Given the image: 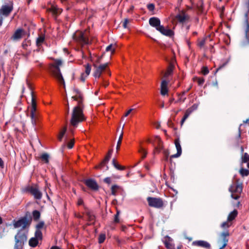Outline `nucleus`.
<instances>
[{
  "mask_svg": "<svg viewBox=\"0 0 249 249\" xmlns=\"http://www.w3.org/2000/svg\"><path fill=\"white\" fill-rule=\"evenodd\" d=\"M35 235V237L38 240H41L42 239V233L40 230H36Z\"/></svg>",
  "mask_w": 249,
  "mask_h": 249,
  "instance_id": "nucleus-41",
  "label": "nucleus"
},
{
  "mask_svg": "<svg viewBox=\"0 0 249 249\" xmlns=\"http://www.w3.org/2000/svg\"><path fill=\"white\" fill-rule=\"evenodd\" d=\"M31 94L32 96V104L31 108L30 110V117L31 119V122L34 126H35L38 119V114L36 112V98L34 95V92L32 90L31 91Z\"/></svg>",
  "mask_w": 249,
  "mask_h": 249,
  "instance_id": "nucleus-4",
  "label": "nucleus"
},
{
  "mask_svg": "<svg viewBox=\"0 0 249 249\" xmlns=\"http://www.w3.org/2000/svg\"><path fill=\"white\" fill-rule=\"evenodd\" d=\"M15 244L14 246V249H22L24 243L18 241V240L15 239Z\"/></svg>",
  "mask_w": 249,
  "mask_h": 249,
  "instance_id": "nucleus-36",
  "label": "nucleus"
},
{
  "mask_svg": "<svg viewBox=\"0 0 249 249\" xmlns=\"http://www.w3.org/2000/svg\"><path fill=\"white\" fill-rule=\"evenodd\" d=\"M15 239L18 240L24 243L27 240V232L25 233L21 231H19L15 236Z\"/></svg>",
  "mask_w": 249,
  "mask_h": 249,
  "instance_id": "nucleus-15",
  "label": "nucleus"
},
{
  "mask_svg": "<svg viewBox=\"0 0 249 249\" xmlns=\"http://www.w3.org/2000/svg\"><path fill=\"white\" fill-rule=\"evenodd\" d=\"M147 7L149 11H153L155 9V5L153 3H150L147 5Z\"/></svg>",
  "mask_w": 249,
  "mask_h": 249,
  "instance_id": "nucleus-54",
  "label": "nucleus"
},
{
  "mask_svg": "<svg viewBox=\"0 0 249 249\" xmlns=\"http://www.w3.org/2000/svg\"><path fill=\"white\" fill-rule=\"evenodd\" d=\"M119 188V186L117 185H113L111 188V194L115 196L116 194V190Z\"/></svg>",
  "mask_w": 249,
  "mask_h": 249,
  "instance_id": "nucleus-46",
  "label": "nucleus"
},
{
  "mask_svg": "<svg viewBox=\"0 0 249 249\" xmlns=\"http://www.w3.org/2000/svg\"><path fill=\"white\" fill-rule=\"evenodd\" d=\"M104 182L107 184H109L111 183V178L109 177L106 178L104 179Z\"/></svg>",
  "mask_w": 249,
  "mask_h": 249,
  "instance_id": "nucleus-56",
  "label": "nucleus"
},
{
  "mask_svg": "<svg viewBox=\"0 0 249 249\" xmlns=\"http://www.w3.org/2000/svg\"><path fill=\"white\" fill-rule=\"evenodd\" d=\"M67 130V127L66 125L63 127V129L60 131L59 135L58 137V139L59 141H62V138H63L64 135H65Z\"/></svg>",
  "mask_w": 249,
  "mask_h": 249,
  "instance_id": "nucleus-38",
  "label": "nucleus"
},
{
  "mask_svg": "<svg viewBox=\"0 0 249 249\" xmlns=\"http://www.w3.org/2000/svg\"><path fill=\"white\" fill-rule=\"evenodd\" d=\"M13 9V4L10 5H2L0 9V14L5 17H8Z\"/></svg>",
  "mask_w": 249,
  "mask_h": 249,
  "instance_id": "nucleus-14",
  "label": "nucleus"
},
{
  "mask_svg": "<svg viewBox=\"0 0 249 249\" xmlns=\"http://www.w3.org/2000/svg\"><path fill=\"white\" fill-rule=\"evenodd\" d=\"M230 234L229 231L222 232L220 235V238L218 239L217 242L219 244H221L224 247H226L229 239L228 237L229 236Z\"/></svg>",
  "mask_w": 249,
  "mask_h": 249,
  "instance_id": "nucleus-12",
  "label": "nucleus"
},
{
  "mask_svg": "<svg viewBox=\"0 0 249 249\" xmlns=\"http://www.w3.org/2000/svg\"><path fill=\"white\" fill-rule=\"evenodd\" d=\"M45 41V36L44 35H42L39 36L36 40V46L39 47V46H41L42 44Z\"/></svg>",
  "mask_w": 249,
  "mask_h": 249,
  "instance_id": "nucleus-34",
  "label": "nucleus"
},
{
  "mask_svg": "<svg viewBox=\"0 0 249 249\" xmlns=\"http://www.w3.org/2000/svg\"><path fill=\"white\" fill-rule=\"evenodd\" d=\"M192 244L194 246H196L198 247H201L203 248L209 249L211 247L210 244L207 242L203 240H198L194 241Z\"/></svg>",
  "mask_w": 249,
  "mask_h": 249,
  "instance_id": "nucleus-22",
  "label": "nucleus"
},
{
  "mask_svg": "<svg viewBox=\"0 0 249 249\" xmlns=\"http://www.w3.org/2000/svg\"><path fill=\"white\" fill-rule=\"evenodd\" d=\"M112 44H110L106 47V51L107 52L111 51V53H113L115 52V48L112 49Z\"/></svg>",
  "mask_w": 249,
  "mask_h": 249,
  "instance_id": "nucleus-50",
  "label": "nucleus"
},
{
  "mask_svg": "<svg viewBox=\"0 0 249 249\" xmlns=\"http://www.w3.org/2000/svg\"><path fill=\"white\" fill-rule=\"evenodd\" d=\"M84 107L77 105L72 110L69 127V131L71 135L74 134V129L78 126V124L86 120L83 113Z\"/></svg>",
  "mask_w": 249,
  "mask_h": 249,
  "instance_id": "nucleus-1",
  "label": "nucleus"
},
{
  "mask_svg": "<svg viewBox=\"0 0 249 249\" xmlns=\"http://www.w3.org/2000/svg\"><path fill=\"white\" fill-rule=\"evenodd\" d=\"M72 99H73L74 100L77 101L78 105H80L82 107H84L83 101H84V97H83V94L80 91L79 93L76 94L75 96H73L72 97Z\"/></svg>",
  "mask_w": 249,
  "mask_h": 249,
  "instance_id": "nucleus-20",
  "label": "nucleus"
},
{
  "mask_svg": "<svg viewBox=\"0 0 249 249\" xmlns=\"http://www.w3.org/2000/svg\"><path fill=\"white\" fill-rule=\"evenodd\" d=\"M24 191L29 192L32 195L34 196L36 199H40L42 196V194L39 190L38 187L36 186H28L24 189Z\"/></svg>",
  "mask_w": 249,
  "mask_h": 249,
  "instance_id": "nucleus-8",
  "label": "nucleus"
},
{
  "mask_svg": "<svg viewBox=\"0 0 249 249\" xmlns=\"http://www.w3.org/2000/svg\"><path fill=\"white\" fill-rule=\"evenodd\" d=\"M112 163L113 165L114 166V167L118 170H124L125 168L124 166H122L119 165L117 162L116 159L114 158L112 160Z\"/></svg>",
  "mask_w": 249,
  "mask_h": 249,
  "instance_id": "nucleus-35",
  "label": "nucleus"
},
{
  "mask_svg": "<svg viewBox=\"0 0 249 249\" xmlns=\"http://www.w3.org/2000/svg\"><path fill=\"white\" fill-rule=\"evenodd\" d=\"M175 144L177 150V153L171 155L170 156V159L178 158L181 155L182 153L181 147L180 144L179 139H177L175 140ZM170 160L171 161V159H170Z\"/></svg>",
  "mask_w": 249,
  "mask_h": 249,
  "instance_id": "nucleus-16",
  "label": "nucleus"
},
{
  "mask_svg": "<svg viewBox=\"0 0 249 249\" xmlns=\"http://www.w3.org/2000/svg\"><path fill=\"white\" fill-rule=\"evenodd\" d=\"M245 23L246 25V28L245 30V38L248 44H249V23L248 20V14L249 12V0H246L245 2Z\"/></svg>",
  "mask_w": 249,
  "mask_h": 249,
  "instance_id": "nucleus-6",
  "label": "nucleus"
},
{
  "mask_svg": "<svg viewBox=\"0 0 249 249\" xmlns=\"http://www.w3.org/2000/svg\"><path fill=\"white\" fill-rule=\"evenodd\" d=\"M62 61L61 59H54V62L51 65V69L53 76L55 77L60 84L63 85L65 88L64 79L62 76L60 69V66H62Z\"/></svg>",
  "mask_w": 249,
  "mask_h": 249,
  "instance_id": "nucleus-3",
  "label": "nucleus"
},
{
  "mask_svg": "<svg viewBox=\"0 0 249 249\" xmlns=\"http://www.w3.org/2000/svg\"><path fill=\"white\" fill-rule=\"evenodd\" d=\"M32 222V217L30 212H26L24 215L21 217L18 220L13 221V226L15 228H21L22 230L28 229Z\"/></svg>",
  "mask_w": 249,
  "mask_h": 249,
  "instance_id": "nucleus-2",
  "label": "nucleus"
},
{
  "mask_svg": "<svg viewBox=\"0 0 249 249\" xmlns=\"http://www.w3.org/2000/svg\"><path fill=\"white\" fill-rule=\"evenodd\" d=\"M174 69V65L173 64L170 63L167 68L166 71L164 73V76L165 78L168 77L169 75H170L172 73Z\"/></svg>",
  "mask_w": 249,
  "mask_h": 249,
  "instance_id": "nucleus-30",
  "label": "nucleus"
},
{
  "mask_svg": "<svg viewBox=\"0 0 249 249\" xmlns=\"http://www.w3.org/2000/svg\"><path fill=\"white\" fill-rule=\"evenodd\" d=\"M194 80H196L197 81L198 85L199 86H201L204 82L205 80L203 78H197V77H194L193 78Z\"/></svg>",
  "mask_w": 249,
  "mask_h": 249,
  "instance_id": "nucleus-44",
  "label": "nucleus"
},
{
  "mask_svg": "<svg viewBox=\"0 0 249 249\" xmlns=\"http://www.w3.org/2000/svg\"><path fill=\"white\" fill-rule=\"evenodd\" d=\"M239 173L242 177H246L249 175V170L242 167L240 169Z\"/></svg>",
  "mask_w": 249,
  "mask_h": 249,
  "instance_id": "nucleus-37",
  "label": "nucleus"
},
{
  "mask_svg": "<svg viewBox=\"0 0 249 249\" xmlns=\"http://www.w3.org/2000/svg\"><path fill=\"white\" fill-rule=\"evenodd\" d=\"M175 18L177 19L179 23H183L189 20L190 16L186 14L184 10H182L179 14L176 16Z\"/></svg>",
  "mask_w": 249,
  "mask_h": 249,
  "instance_id": "nucleus-13",
  "label": "nucleus"
},
{
  "mask_svg": "<svg viewBox=\"0 0 249 249\" xmlns=\"http://www.w3.org/2000/svg\"><path fill=\"white\" fill-rule=\"evenodd\" d=\"M45 223L43 221H40L37 224L36 226V230H40V229H42L44 226Z\"/></svg>",
  "mask_w": 249,
  "mask_h": 249,
  "instance_id": "nucleus-47",
  "label": "nucleus"
},
{
  "mask_svg": "<svg viewBox=\"0 0 249 249\" xmlns=\"http://www.w3.org/2000/svg\"><path fill=\"white\" fill-rule=\"evenodd\" d=\"M241 162L242 163H247L249 161V155L247 153H245L241 158Z\"/></svg>",
  "mask_w": 249,
  "mask_h": 249,
  "instance_id": "nucleus-39",
  "label": "nucleus"
},
{
  "mask_svg": "<svg viewBox=\"0 0 249 249\" xmlns=\"http://www.w3.org/2000/svg\"><path fill=\"white\" fill-rule=\"evenodd\" d=\"M129 22V20L127 18H125L124 20V21L123 23V26L124 28H127V24Z\"/></svg>",
  "mask_w": 249,
  "mask_h": 249,
  "instance_id": "nucleus-58",
  "label": "nucleus"
},
{
  "mask_svg": "<svg viewBox=\"0 0 249 249\" xmlns=\"http://www.w3.org/2000/svg\"><path fill=\"white\" fill-rule=\"evenodd\" d=\"M113 153V149H110L107 155L106 156L105 159V160L106 161H108L109 160L110 158H111V155Z\"/></svg>",
  "mask_w": 249,
  "mask_h": 249,
  "instance_id": "nucleus-48",
  "label": "nucleus"
},
{
  "mask_svg": "<svg viewBox=\"0 0 249 249\" xmlns=\"http://www.w3.org/2000/svg\"><path fill=\"white\" fill-rule=\"evenodd\" d=\"M201 72L204 75L208 74L209 72L208 68L207 67H203L202 68Z\"/></svg>",
  "mask_w": 249,
  "mask_h": 249,
  "instance_id": "nucleus-53",
  "label": "nucleus"
},
{
  "mask_svg": "<svg viewBox=\"0 0 249 249\" xmlns=\"http://www.w3.org/2000/svg\"><path fill=\"white\" fill-rule=\"evenodd\" d=\"M157 31H159L162 35L169 37H171L174 35V32L172 30L169 29H165L162 25L159 28V29H157Z\"/></svg>",
  "mask_w": 249,
  "mask_h": 249,
  "instance_id": "nucleus-19",
  "label": "nucleus"
},
{
  "mask_svg": "<svg viewBox=\"0 0 249 249\" xmlns=\"http://www.w3.org/2000/svg\"><path fill=\"white\" fill-rule=\"evenodd\" d=\"M205 43V39H202V40H201L198 44V45L199 47H202L204 44Z\"/></svg>",
  "mask_w": 249,
  "mask_h": 249,
  "instance_id": "nucleus-59",
  "label": "nucleus"
},
{
  "mask_svg": "<svg viewBox=\"0 0 249 249\" xmlns=\"http://www.w3.org/2000/svg\"><path fill=\"white\" fill-rule=\"evenodd\" d=\"M106 239V234L104 233H101L99 235L98 238V242L100 244L103 243Z\"/></svg>",
  "mask_w": 249,
  "mask_h": 249,
  "instance_id": "nucleus-43",
  "label": "nucleus"
},
{
  "mask_svg": "<svg viewBox=\"0 0 249 249\" xmlns=\"http://www.w3.org/2000/svg\"><path fill=\"white\" fill-rule=\"evenodd\" d=\"M31 215L32 217V220L33 219L35 221H38L41 216L40 212L38 210L33 211Z\"/></svg>",
  "mask_w": 249,
  "mask_h": 249,
  "instance_id": "nucleus-28",
  "label": "nucleus"
},
{
  "mask_svg": "<svg viewBox=\"0 0 249 249\" xmlns=\"http://www.w3.org/2000/svg\"><path fill=\"white\" fill-rule=\"evenodd\" d=\"M168 82L163 80L161 81L160 85V94L162 96H165L167 94L168 89L167 88Z\"/></svg>",
  "mask_w": 249,
  "mask_h": 249,
  "instance_id": "nucleus-21",
  "label": "nucleus"
},
{
  "mask_svg": "<svg viewBox=\"0 0 249 249\" xmlns=\"http://www.w3.org/2000/svg\"><path fill=\"white\" fill-rule=\"evenodd\" d=\"M93 66L95 68V70L93 74V76L95 78H99L102 73V71L99 69V68L96 64H93Z\"/></svg>",
  "mask_w": 249,
  "mask_h": 249,
  "instance_id": "nucleus-27",
  "label": "nucleus"
},
{
  "mask_svg": "<svg viewBox=\"0 0 249 249\" xmlns=\"http://www.w3.org/2000/svg\"><path fill=\"white\" fill-rule=\"evenodd\" d=\"M42 160L44 161L45 163H48L49 162V156L47 153H43L41 155L40 157Z\"/></svg>",
  "mask_w": 249,
  "mask_h": 249,
  "instance_id": "nucleus-40",
  "label": "nucleus"
},
{
  "mask_svg": "<svg viewBox=\"0 0 249 249\" xmlns=\"http://www.w3.org/2000/svg\"><path fill=\"white\" fill-rule=\"evenodd\" d=\"M87 76L88 75H85L84 73H82L81 74V76H80L81 81L84 82L85 81L86 78Z\"/></svg>",
  "mask_w": 249,
  "mask_h": 249,
  "instance_id": "nucleus-57",
  "label": "nucleus"
},
{
  "mask_svg": "<svg viewBox=\"0 0 249 249\" xmlns=\"http://www.w3.org/2000/svg\"><path fill=\"white\" fill-rule=\"evenodd\" d=\"M124 124L123 125V127H122V131H121V135H120V137L119 138V140L117 142V146H116V152L118 153L120 148V146H121V143H122V139H123V129H124Z\"/></svg>",
  "mask_w": 249,
  "mask_h": 249,
  "instance_id": "nucleus-31",
  "label": "nucleus"
},
{
  "mask_svg": "<svg viewBox=\"0 0 249 249\" xmlns=\"http://www.w3.org/2000/svg\"><path fill=\"white\" fill-rule=\"evenodd\" d=\"M198 105L197 104H194L192 106L188 108L185 111L184 115L182 118L181 122L180 125L182 126L185 121V120L188 118L189 115L195 110H196L198 108Z\"/></svg>",
  "mask_w": 249,
  "mask_h": 249,
  "instance_id": "nucleus-11",
  "label": "nucleus"
},
{
  "mask_svg": "<svg viewBox=\"0 0 249 249\" xmlns=\"http://www.w3.org/2000/svg\"><path fill=\"white\" fill-rule=\"evenodd\" d=\"M74 144V140L72 139L71 140V141L68 143V147L69 149L72 148Z\"/></svg>",
  "mask_w": 249,
  "mask_h": 249,
  "instance_id": "nucleus-55",
  "label": "nucleus"
},
{
  "mask_svg": "<svg viewBox=\"0 0 249 249\" xmlns=\"http://www.w3.org/2000/svg\"><path fill=\"white\" fill-rule=\"evenodd\" d=\"M85 184L91 190L97 191L99 190V186L96 181L92 178H88L84 181Z\"/></svg>",
  "mask_w": 249,
  "mask_h": 249,
  "instance_id": "nucleus-10",
  "label": "nucleus"
},
{
  "mask_svg": "<svg viewBox=\"0 0 249 249\" xmlns=\"http://www.w3.org/2000/svg\"><path fill=\"white\" fill-rule=\"evenodd\" d=\"M238 212L236 210H234L233 211L231 212L228 215L227 219L228 221L231 222L237 216Z\"/></svg>",
  "mask_w": 249,
  "mask_h": 249,
  "instance_id": "nucleus-29",
  "label": "nucleus"
},
{
  "mask_svg": "<svg viewBox=\"0 0 249 249\" xmlns=\"http://www.w3.org/2000/svg\"><path fill=\"white\" fill-rule=\"evenodd\" d=\"M47 11L52 13L53 15L55 18L59 16L62 12V9L59 8L53 5H52L51 7L47 9Z\"/></svg>",
  "mask_w": 249,
  "mask_h": 249,
  "instance_id": "nucleus-18",
  "label": "nucleus"
},
{
  "mask_svg": "<svg viewBox=\"0 0 249 249\" xmlns=\"http://www.w3.org/2000/svg\"><path fill=\"white\" fill-rule=\"evenodd\" d=\"M231 221H227L223 222L221 225V227L223 229H228L229 228L231 225Z\"/></svg>",
  "mask_w": 249,
  "mask_h": 249,
  "instance_id": "nucleus-42",
  "label": "nucleus"
},
{
  "mask_svg": "<svg viewBox=\"0 0 249 249\" xmlns=\"http://www.w3.org/2000/svg\"><path fill=\"white\" fill-rule=\"evenodd\" d=\"M164 156V160L165 161H168V156L169 155V152L167 149H164L163 151Z\"/></svg>",
  "mask_w": 249,
  "mask_h": 249,
  "instance_id": "nucleus-52",
  "label": "nucleus"
},
{
  "mask_svg": "<svg viewBox=\"0 0 249 249\" xmlns=\"http://www.w3.org/2000/svg\"><path fill=\"white\" fill-rule=\"evenodd\" d=\"M149 24L155 28L157 30V29H159L161 25H160V19L157 17H152L150 18L149 20Z\"/></svg>",
  "mask_w": 249,
  "mask_h": 249,
  "instance_id": "nucleus-17",
  "label": "nucleus"
},
{
  "mask_svg": "<svg viewBox=\"0 0 249 249\" xmlns=\"http://www.w3.org/2000/svg\"><path fill=\"white\" fill-rule=\"evenodd\" d=\"M38 244V239L35 237H32L29 241V245L32 248L36 247Z\"/></svg>",
  "mask_w": 249,
  "mask_h": 249,
  "instance_id": "nucleus-32",
  "label": "nucleus"
},
{
  "mask_svg": "<svg viewBox=\"0 0 249 249\" xmlns=\"http://www.w3.org/2000/svg\"><path fill=\"white\" fill-rule=\"evenodd\" d=\"M139 152L141 153L142 155V159H144L146 157V155H147V152L145 151V150L143 148H141L140 150H139Z\"/></svg>",
  "mask_w": 249,
  "mask_h": 249,
  "instance_id": "nucleus-49",
  "label": "nucleus"
},
{
  "mask_svg": "<svg viewBox=\"0 0 249 249\" xmlns=\"http://www.w3.org/2000/svg\"><path fill=\"white\" fill-rule=\"evenodd\" d=\"M133 110V109H130L129 110H128L126 112V113L124 114V117H126L131 112V111Z\"/></svg>",
  "mask_w": 249,
  "mask_h": 249,
  "instance_id": "nucleus-64",
  "label": "nucleus"
},
{
  "mask_svg": "<svg viewBox=\"0 0 249 249\" xmlns=\"http://www.w3.org/2000/svg\"><path fill=\"white\" fill-rule=\"evenodd\" d=\"M91 69V66L89 64H87L85 66V73L87 75H89Z\"/></svg>",
  "mask_w": 249,
  "mask_h": 249,
  "instance_id": "nucleus-45",
  "label": "nucleus"
},
{
  "mask_svg": "<svg viewBox=\"0 0 249 249\" xmlns=\"http://www.w3.org/2000/svg\"><path fill=\"white\" fill-rule=\"evenodd\" d=\"M22 30L21 29L17 30L13 36H12V39L13 40H18L21 37V33Z\"/></svg>",
  "mask_w": 249,
  "mask_h": 249,
  "instance_id": "nucleus-33",
  "label": "nucleus"
},
{
  "mask_svg": "<svg viewBox=\"0 0 249 249\" xmlns=\"http://www.w3.org/2000/svg\"><path fill=\"white\" fill-rule=\"evenodd\" d=\"M155 142L157 143L158 145L155 147L154 152H155L156 151L159 153L163 148L162 142L159 136L155 137Z\"/></svg>",
  "mask_w": 249,
  "mask_h": 249,
  "instance_id": "nucleus-24",
  "label": "nucleus"
},
{
  "mask_svg": "<svg viewBox=\"0 0 249 249\" xmlns=\"http://www.w3.org/2000/svg\"><path fill=\"white\" fill-rule=\"evenodd\" d=\"M83 204V200L81 198H79L77 201L78 205H81Z\"/></svg>",
  "mask_w": 249,
  "mask_h": 249,
  "instance_id": "nucleus-62",
  "label": "nucleus"
},
{
  "mask_svg": "<svg viewBox=\"0 0 249 249\" xmlns=\"http://www.w3.org/2000/svg\"><path fill=\"white\" fill-rule=\"evenodd\" d=\"M108 162V161H106L104 158V159L98 165H96L95 168L97 169L107 171L108 169V166L107 165Z\"/></svg>",
  "mask_w": 249,
  "mask_h": 249,
  "instance_id": "nucleus-25",
  "label": "nucleus"
},
{
  "mask_svg": "<svg viewBox=\"0 0 249 249\" xmlns=\"http://www.w3.org/2000/svg\"><path fill=\"white\" fill-rule=\"evenodd\" d=\"M114 223H119L120 220H119L118 215L115 214L114 218Z\"/></svg>",
  "mask_w": 249,
  "mask_h": 249,
  "instance_id": "nucleus-60",
  "label": "nucleus"
},
{
  "mask_svg": "<svg viewBox=\"0 0 249 249\" xmlns=\"http://www.w3.org/2000/svg\"><path fill=\"white\" fill-rule=\"evenodd\" d=\"M85 213L88 216V220L91 222L90 225H94L95 223L96 217L93 212L87 209L86 210Z\"/></svg>",
  "mask_w": 249,
  "mask_h": 249,
  "instance_id": "nucleus-23",
  "label": "nucleus"
},
{
  "mask_svg": "<svg viewBox=\"0 0 249 249\" xmlns=\"http://www.w3.org/2000/svg\"><path fill=\"white\" fill-rule=\"evenodd\" d=\"M73 38L75 40L83 44H88L89 43L88 37L82 32H76L73 35Z\"/></svg>",
  "mask_w": 249,
  "mask_h": 249,
  "instance_id": "nucleus-9",
  "label": "nucleus"
},
{
  "mask_svg": "<svg viewBox=\"0 0 249 249\" xmlns=\"http://www.w3.org/2000/svg\"><path fill=\"white\" fill-rule=\"evenodd\" d=\"M226 65V63L223 64L221 66H220L218 68H217L215 72H217L219 70L221 69L222 68H223L225 65Z\"/></svg>",
  "mask_w": 249,
  "mask_h": 249,
  "instance_id": "nucleus-61",
  "label": "nucleus"
},
{
  "mask_svg": "<svg viewBox=\"0 0 249 249\" xmlns=\"http://www.w3.org/2000/svg\"><path fill=\"white\" fill-rule=\"evenodd\" d=\"M108 64V63H106L104 64L100 65L99 66H98V67L99 68V69L101 70V71L103 72L107 67Z\"/></svg>",
  "mask_w": 249,
  "mask_h": 249,
  "instance_id": "nucleus-51",
  "label": "nucleus"
},
{
  "mask_svg": "<svg viewBox=\"0 0 249 249\" xmlns=\"http://www.w3.org/2000/svg\"><path fill=\"white\" fill-rule=\"evenodd\" d=\"M242 189V183L233 182L229 187V191L231 193V197L235 200H237L240 197Z\"/></svg>",
  "mask_w": 249,
  "mask_h": 249,
  "instance_id": "nucleus-5",
  "label": "nucleus"
},
{
  "mask_svg": "<svg viewBox=\"0 0 249 249\" xmlns=\"http://www.w3.org/2000/svg\"><path fill=\"white\" fill-rule=\"evenodd\" d=\"M73 92L75 94V95L76 94H78L79 93V92L81 91L79 89H76V88H74L73 89Z\"/></svg>",
  "mask_w": 249,
  "mask_h": 249,
  "instance_id": "nucleus-63",
  "label": "nucleus"
},
{
  "mask_svg": "<svg viewBox=\"0 0 249 249\" xmlns=\"http://www.w3.org/2000/svg\"><path fill=\"white\" fill-rule=\"evenodd\" d=\"M172 239L170 237H167V239L164 242V245L167 249H175V246L171 242Z\"/></svg>",
  "mask_w": 249,
  "mask_h": 249,
  "instance_id": "nucleus-26",
  "label": "nucleus"
},
{
  "mask_svg": "<svg viewBox=\"0 0 249 249\" xmlns=\"http://www.w3.org/2000/svg\"><path fill=\"white\" fill-rule=\"evenodd\" d=\"M146 199L148 202V205L150 207L160 209L164 205L163 201L162 199L160 197H153L149 196Z\"/></svg>",
  "mask_w": 249,
  "mask_h": 249,
  "instance_id": "nucleus-7",
  "label": "nucleus"
}]
</instances>
